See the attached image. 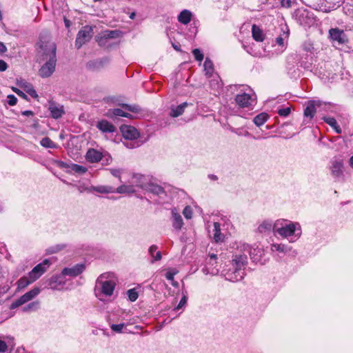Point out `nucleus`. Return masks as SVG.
Returning a JSON list of instances; mask_svg holds the SVG:
<instances>
[{
    "mask_svg": "<svg viewBox=\"0 0 353 353\" xmlns=\"http://www.w3.org/2000/svg\"><path fill=\"white\" fill-rule=\"evenodd\" d=\"M38 59L45 61L39 70V75L42 78L50 77L55 70L57 63L56 45L47 36H40L37 44Z\"/></svg>",
    "mask_w": 353,
    "mask_h": 353,
    "instance_id": "obj_1",
    "label": "nucleus"
},
{
    "mask_svg": "<svg viewBox=\"0 0 353 353\" xmlns=\"http://www.w3.org/2000/svg\"><path fill=\"white\" fill-rule=\"evenodd\" d=\"M247 263L246 254H236L231 261L232 268L225 273V279L232 282L241 281L245 276V268Z\"/></svg>",
    "mask_w": 353,
    "mask_h": 353,
    "instance_id": "obj_2",
    "label": "nucleus"
},
{
    "mask_svg": "<svg viewBox=\"0 0 353 353\" xmlns=\"http://www.w3.org/2000/svg\"><path fill=\"white\" fill-rule=\"evenodd\" d=\"M273 232L283 238H288L292 236L299 237L301 234L300 225L298 223H288L286 220L276 221L273 226Z\"/></svg>",
    "mask_w": 353,
    "mask_h": 353,
    "instance_id": "obj_3",
    "label": "nucleus"
},
{
    "mask_svg": "<svg viewBox=\"0 0 353 353\" xmlns=\"http://www.w3.org/2000/svg\"><path fill=\"white\" fill-rule=\"evenodd\" d=\"M114 279V274L111 272L101 274L97 280V288H100L103 294L108 296H111L116 285Z\"/></svg>",
    "mask_w": 353,
    "mask_h": 353,
    "instance_id": "obj_4",
    "label": "nucleus"
},
{
    "mask_svg": "<svg viewBox=\"0 0 353 353\" xmlns=\"http://www.w3.org/2000/svg\"><path fill=\"white\" fill-rule=\"evenodd\" d=\"M217 256L215 254H210L205 259L204 267L202 269L203 272L208 275H217L219 272V268L217 265Z\"/></svg>",
    "mask_w": 353,
    "mask_h": 353,
    "instance_id": "obj_5",
    "label": "nucleus"
},
{
    "mask_svg": "<svg viewBox=\"0 0 353 353\" xmlns=\"http://www.w3.org/2000/svg\"><path fill=\"white\" fill-rule=\"evenodd\" d=\"M93 35V29L91 26H85L78 32L75 41V46L79 49L83 44L90 41Z\"/></svg>",
    "mask_w": 353,
    "mask_h": 353,
    "instance_id": "obj_6",
    "label": "nucleus"
},
{
    "mask_svg": "<svg viewBox=\"0 0 353 353\" xmlns=\"http://www.w3.org/2000/svg\"><path fill=\"white\" fill-rule=\"evenodd\" d=\"M296 19L301 26L305 28H309L316 22L314 14L307 10H299L296 13Z\"/></svg>",
    "mask_w": 353,
    "mask_h": 353,
    "instance_id": "obj_7",
    "label": "nucleus"
},
{
    "mask_svg": "<svg viewBox=\"0 0 353 353\" xmlns=\"http://www.w3.org/2000/svg\"><path fill=\"white\" fill-rule=\"evenodd\" d=\"M39 292L40 289L38 288H34L32 289L29 292L22 295L21 297L13 301L10 306V309L14 310L19 307V306L28 303V301L35 298L39 294Z\"/></svg>",
    "mask_w": 353,
    "mask_h": 353,
    "instance_id": "obj_8",
    "label": "nucleus"
},
{
    "mask_svg": "<svg viewBox=\"0 0 353 353\" xmlns=\"http://www.w3.org/2000/svg\"><path fill=\"white\" fill-rule=\"evenodd\" d=\"M51 263L50 259H46L42 263L37 265L30 272L29 277L33 281L37 280L49 268Z\"/></svg>",
    "mask_w": 353,
    "mask_h": 353,
    "instance_id": "obj_9",
    "label": "nucleus"
},
{
    "mask_svg": "<svg viewBox=\"0 0 353 353\" xmlns=\"http://www.w3.org/2000/svg\"><path fill=\"white\" fill-rule=\"evenodd\" d=\"M330 37L332 41L339 45H343L348 41L347 37L343 30L338 28H331L329 30Z\"/></svg>",
    "mask_w": 353,
    "mask_h": 353,
    "instance_id": "obj_10",
    "label": "nucleus"
},
{
    "mask_svg": "<svg viewBox=\"0 0 353 353\" xmlns=\"http://www.w3.org/2000/svg\"><path fill=\"white\" fill-rule=\"evenodd\" d=\"M235 101L236 104L241 108L249 107L254 103V99L252 96L245 92L237 94Z\"/></svg>",
    "mask_w": 353,
    "mask_h": 353,
    "instance_id": "obj_11",
    "label": "nucleus"
},
{
    "mask_svg": "<svg viewBox=\"0 0 353 353\" xmlns=\"http://www.w3.org/2000/svg\"><path fill=\"white\" fill-rule=\"evenodd\" d=\"M85 268V266L83 263H78L72 268H65L61 273L63 276H69L75 277L81 274Z\"/></svg>",
    "mask_w": 353,
    "mask_h": 353,
    "instance_id": "obj_12",
    "label": "nucleus"
},
{
    "mask_svg": "<svg viewBox=\"0 0 353 353\" xmlns=\"http://www.w3.org/2000/svg\"><path fill=\"white\" fill-rule=\"evenodd\" d=\"M343 164L341 160H334L331 163L330 170L333 177L341 179L343 176Z\"/></svg>",
    "mask_w": 353,
    "mask_h": 353,
    "instance_id": "obj_13",
    "label": "nucleus"
},
{
    "mask_svg": "<svg viewBox=\"0 0 353 353\" xmlns=\"http://www.w3.org/2000/svg\"><path fill=\"white\" fill-rule=\"evenodd\" d=\"M121 131L122 132L123 137L125 139H128L130 141L136 139L139 136V133L137 131V130L132 126L122 125L121 127Z\"/></svg>",
    "mask_w": 353,
    "mask_h": 353,
    "instance_id": "obj_14",
    "label": "nucleus"
},
{
    "mask_svg": "<svg viewBox=\"0 0 353 353\" xmlns=\"http://www.w3.org/2000/svg\"><path fill=\"white\" fill-rule=\"evenodd\" d=\"M48 110L52 117L55 119L61 118L65 113L63 106L54 102H50Z\"/></svg>",
    "mask_w": 353,
    "mask_h": 353,
    "instance_id": "obj_15",
    "label": "nucleus"
},
{
    "mask_svg": "<svg viewBox=\"0 0 353 353\" xmlns=\"http://www.w3.org/2000/svg\"><path fill=\"white\" fill-rule=\"evenodd\" d=\"M105 155L100 151L90 148L88 150L85 158L90 163H97L100 161Z\"/></svg>",
    "mask_w": 353,
    "mask_h": 353,
    "instance_id": "obj_16",
    "label": "nucleus"
},
{
    "mask_svg": "<svg viewBox=\"0 0 353 353\" xmlns=\"http://www.w3.org/2000/svg\"><path fill=\"white\" fill-rule=\"evenodd\" d=\"M60 166L61 168H69L70 169V170L68 171L69 172H74L75 173L80 174H84L88 171L87 168H85L84 166H82V165H80L78 164H75V163H65L63 161L60 162Z\"/></svg>",
    "mask_w": 353,
    "mask_h": 353,
    "instance_id": "obj_17",
    "label": "nucleus"
},
{
    "mask_svg": "<svg viewBox=\"0 0 353 353\" xmlns=\"http://www.w3.org/2000/svg\"><path fill=\"white\" fill-rule=\"evenodd\" d=\"M63 276H64L62 274L59 275L52 276L49 280L48 285L50 288L53 290H57L59 289L60 287H62L65 284V280Z\"/></svg>",
    "mask_w": 353,
    "mask_h": 353,
    "instance_id": "obj_18",
    "label": "nucleus"
},
{
    "mask_svg": "<svg viewBox=\"0 0 353 353\" xmlns=\"http://www.w3.org/2000/svg\"><path fill=\"white\" fill-rule=\"evenodd\" d=\"M97 127L99 130L103 132H114L116 130V128L109 121L106 120H101L97 124Z\"/></svg>",
    "mask_w": 353,
    "mask_h": 353,
    "instance_id": "obj_19",
    "label": "nucleus"
},
{
    "mask_svg": "<svg viewBox=\"0 0 353 353\" xmlns=\"http://www.w3.org/2000/svg\"><path fill=\"white\" fill-rule=\"evenodd\" d=\"M90 192H97L100 194H109L115 192V189L110 185H91L89 189Z\"/></svg>",
    "mask_w": 353,
    "mask_h": 353,
    "instance_id": "obj_20",
    "label": "nucleus"
},
{
    "mask_svg": "<svg viewBox=\"0 0 353 353\" xmlns=\"http://www.w3.org/2000/svg\"><path fill=\"white\" fill-rule=\"evenodd\" d=\"M240 250L241 251H243V254H250L252 259L254 260H257L258 258L255 257L256 255H258L259 254V256L261 255V251L259 249H254L253 251H252V249L250 246V245L247 243H243L240 246Z\"/></svg>",
    "mask_w": 353,
    "mask_h": 353,
    "instance_id": "obj_21",
    "label": "nucleus"
},
{
    "mask_svg": "<svg viewBox=\"0 0 353 353\" xmlns=\"http://www.w3.org/2000/svg\"><path fill=\"white\" fill-rule=\"evenodd\" d=\"M316 113V108L314 101H310L307 103L306 108L304 110V117L305 119H308L310 121Z\"/></svg>",
    "mask_w": 353,
    "mask_h": 353,
    "instance_id": "obj_22",
    "label": "nucleus"
},
{
    "mask_svg": "<svg viewBox=\"0 0 353 353\" xmlns=\"http://www.w3.org/2000/svg\"><path fill=\"white\" fill-rule=\"evenodd\" d=\"M146 178L144 175L140 174H136L133 175L132 183L136 186L139 187L142 189H145L148 184H146Z\"/></svg>",
    "mask_w": 353,
    "mask_h": 353,
    "instance_id": "obj_23",
    "label": "nucleus"
},
{
    "mask_svg": "<svg viewBox=\"0 0 353 353\" xmlns=\"http://www.w3.org/2000/svg\"><path fill=\"white\" fill-rule=\"evenodd\" d=\"M188 105V103L187 102H184L176 107H172L170 112V117H177L181 115L183 113L185 108Z\"/></svg>",
    "mask_w": 353,
    "mask_h": 353,
    "instance_id": "obj_24",
    "label": "nucleus"
},
{
    "mask_svg": "<svg viewBox=\"0 0 353 353\" xmlns=\"http://www.w3.org/2000/svg\"><path fill=\"white\" fill-rule=\"evenodd\" d=\"M192 13L188 10H183L178 16V20L183 24H188L191 21Z\"/></svg>",
    "mask_w": 353,
    "mask_h": 353,
    "instance_id": "obj_25",
    "label": "nucleus"
},
{
    "mask_svg": "<svg viewBox=\"0 0 353 353\" xmlns=\"http://www.w3.org/2000/svg\"><path fill=\"white\" fill-rule=\"evenodd\" d=\"M252 34L255 41L261 42L264 40V34L262 30L256 25H253L252 27Z\"/></svg>",
    "mask_w": 353,
    "mask_h": 353,
    "instance_id": "obj_26",
    "label": "nucleus"
},
{
    "mask_svg": "<svg viewBox=\"0 0 353 353\" xmlns=\"http://www.w3.org/2000/svg\"><path fill=\"white\" fill-rule=\"evenodd\" d=\"M145 190L148 192H151L156 195H161V194L165 193L163 188H162L161 186H160L159 185L153 184V183L148 184L147 185Z\"/></svg>",
    "mask_w": 353,
    "mask_h": 353,
    "instance_id": "obj_27",
    "label": "nucleus"
},
{
    "mask_svg": "<svg viewBox=\"0 0 353 353\" xmlns=\"http://www.w3.org/2000/svg\"><path fill=\"white\" fill-rule=\"evenodd\" d=\"M203 67L205 75L208 77H211L214 72V64L208 57L205 59Z\"/></svg>",
    "mask_w": 353,
    "mask_h": 353,
    "instance_id": "obj_28",
    "label": "nucleus"
},
{
    "mask_svg": "<svg viewBox=\"0 0 353 353\" xmlns=\"http://www.w3.org/2000/svg\"><path fill=\"white\" fill-rule=\"evenodd\" d=\"M172 214L173 219V227L176 230H180L183 225L181 216L179 214L175 212L174 210H172Z\"/></svg>",
    "mask_w": 353,
    "mask_h": 353,
    "instance_id": "obj_29",
    "label": "nucleus"
},
{
    "mask_svg": "<svg viewBox=\"0 0 353 353\" xmlns=\"http://www.w3.org/2000/svg\"><path fill=\"white\" fill-rule=\"evenodd\" d=\"M34 281L28 276H23L17 281V291L24 289Z\"/></svg>",
    "mask_w": 353,
    "mask_h": 353,
    "instance_id": "obj_30",
    "label": "nucleus"
},
{
    "mask_svg": "<svg viewBox=\"0 0 353 353\" xmlns=\"http://www.w3.org/2000/svg\"><path fill=\"white\" fill-rule=\"evenodd\" d=\"M268 117H269L267 113L262 112V113L259 114L254 118L253 122L254 123V124L256 125L261 126L265 123V121L268 120Z\"/></svg>",
    "mask_w": 353,
    "mask_h": 353,
    "instance_id": "obj_31",
    "label": "nucleus"
},
{
    "mask_svg": "<svg viewBox=\"0 0 353 353\" xmlns=\"http://www.w3.org/2000/svg\"><path fill=\"white\" fill-rule=\"evenodd\" d=\"M149 254L152 257V262L155 261H159L161 259V252L160 251H157V246L155 245H151L149 248Z\"/></svg>",
    "mask_w": 353,
    "mask_h": 353,
    "instance_id": "obj_32",
    "label": "nucleus"
},
{
    "mask_svg": "<svg viewBox=\"0 0 353 353\" xmlns=\"http://www.w3.org/2000/svg\"><path fill=\"white\" fill-rule=\"evenodd\" d=\"M133 185H122L119 186L116 190L115 192L119 194L123 193H133L135 192Z\"/></svg>",
    "mask_w": 353,
    "mask_h": 353,
    "instance_id": "obj_33",
    "label": "nucleus"
},
{
    "mask_svg": "<svg viewBox=\"0 0 353 353\" xmlns=\"http://www.w3.org/2000/svg\"><path fill=\"white\" fill-rule=\"evenodd\" d=\"M21 87H23L26 92L29 94L32 98H37L38 97V94L36 92V90L34 89L32 85L27 82H23L21 84H20Z\"/></svg>",
    "mask_w": 353,
    "mask_h": 353,
    "instance_id": "obj_34",
    "label": "nucleus"
},
{
    "mask_svg": "<svg viewBox=\"0 0 353 353\" xmlns=\"http://www.w3.org/2000/svg\"><path fill=\"white\" fill-rule=\"evenodd\" d=\"M214 239L216 242L222 241L223 236L221 232L220 224L219 223H214Z\"/></svg>",
    "mask_w": 353,
    "mask_h": 353,
    "instance_id": "obj_35",
    "label": "nucleus"
},
{
    "mask_svg": "<svg viewBox=\"0 0 353 353\" xmlns=\"http://www.w3.org/2000/svg\"><path fill=\"white\" fill-rule=\"evenodd\" d=\"M274 225L271 221H264L261 224L259 225L258 228V230L259 232L263 233L267 231H270L272 229L273 230Z\"/></svg>",
    "mask_w": 353,
    "mask_h": 353,
    "instance_id": "obj_36",
    "label": "nucleus"
},
{
    "mask_svg": "<svg viewBox=\"0 0 353 353\" xmlns=\"http://www.w3.org/2000/svg\"><path fill=\"white\" fill-rule=\"evenodd\" d=\"M40 144L46 148H55L57 147L56 144L49 137H47L43 138L41 140Z\"/></svg>",
    "mask_w": 353,
    "mask_h": 353,
    "instance_id": "obj_37",
    "label": "nucleus"
},
{
    "mask_svg": "<svg viewBox=\"0 0 353 353\" xmlns=\"http://www.w3.org/2000/svg\"><path fill=\"white\" fill-rule=\"evenodd\" d=\"M39 307V303L38 301H33L26 305L22 308L23 312H28L37 310Z\"/></svg>",
    "mask_w": 353,
    "mask_h": 353,
    "instance_id": "obj_38",
    "label": "nucleus"
},
{
    "mask_svg": "<svg viewBox=\"0 0 353 353\" xmlns=\"http://www.w3.org/2000/svg\"><path fill=\"white\" fill-rule=\"evenodd\" d=\"M271 250L272 252L274 251H278L281 253H286L288 250V248L286 245L284 244H278V243H274L271 245Z\"/></svg>",
    "mask_w": 353,
    "mask_h": 353,
    "instance_id": "obj_39",
    "label": "nucleus"
},
{
    "mask_svg": "<svg viewBox=\"0 0 353 353\" xmlns=\"http://www.w3.org/2000/svg\"><path fill=\"white\" fill-rule=\"evenodd\" d=\"M112 115H114L115 117H127V118H130V119L132 118V114H130V113L125 112L123 110L119 109V108L113 109L112 110Z\"/></svg>",
    "mask_w": 353,
    "mask_h": 353,
    "instance_id": "obj_40",
    "label": "nucleus"
},
{
    "mask_svg": "<svg viewBox=\"0 0 353 353\" xmlns=\"http://www.w3.org/2000/svg\"><path fill=\"white\" fill-rule=\"evenodd\" d=\"M123 108L126 110L135 113H138L141 110V108L138 105L123 104Z\"/></svg>",
    "mask_w": 353,
    "mask_h": 353,
    "instance_id": "obj_41",
    "label": "nucleus"
},
{
    "mask_svg": "<svg viewBox=\"0 0 353 353\" xmlns=\"http://www.w3.org/2000/svg\"><path fill=\"white\" fill-rule=\"evenodd\" d=\"M126 325L125 323L120 324H111L110 328L112 331L117 333H122L124 332L123 329L125 327Z\"/></svg>",
    "mask_w": 353,
    "mask_h": 353,
    "instance_id": "obj_42",
    "label": "nucleus"
},
{
    "mask_svg": "<svg viewBox=\"0 0 353 353\" xmlns=\"http://www.w3.org/2000/svg\"><path fill=\"white\" fill-rule=\"evenodd\" d=\"M101 34L106 39L116 38L118 36V32L116 30H105Z\"/></svg>",
    "mask_w": 353,
    "mask_h": 353,
    "instance_id": "obj_43",
    "label": "nucleus"
},
{
    "mask_svg": "<svg viewBox=\"0 0 353 353\" xmlns=\"http://www.w3.org/2000/svg\"><path fill=\"white\" fill-rule=\"evenodd\" d=\"M127 294L128 296L129 300L131 301H135L139 296L138 292L134 288L128 290Z\"/></svg>",
    "mask_w": 353,
    "mask_h": 353,
    "instance_id": "obj_44",
    "label": "nucleus"
},
{
    "mask_svg": "<svg viewBox=\"0 0 353 353\" xmlns=\"http://www.w3.org/2000/svg\"><path fill=\"white\" fill-rule=\"evenodd\" d=\"M64 248H65L64 245H56L54 246H52V247L49 248L47 250V253L48 254L57 253V252L61 251V250H63Z\"/></svg>",
    "mask_w": 353,
    "mask_h": 353,
    "instance_id": "obj_45",
    "label": "nucleus"
},
{
    "mask_svg": "<svg viewBox=\"0 0 353 353\" xmlns=\"http://www.w3.org/2000/svg\"><path fill=\"white\" fill-rule=\"evenodd\" d=\"M192 54L194 57V59L198 61H202L203 58H204V55L203 54V52L198 48H196V49H194L192 50Z\"/></svg>",
    "mask_w": 353,
    "mask_h": 353,
    "instance_id": "obj_46",
    "label": "nucleus"
},
{
    "mask_svg": "<svg viewBox=\"0 0 353 353\" xmlns=\"http://www.w3.org/2000/svg\"><path fill=\"white\" fill-rule=\"evenodd\" d=\"M103 62L102 60L97 61H90L88 63V67L90 69L98 68L99 67H102Z\"/></svg>",
    "mask_w": 353,
    "mask_h": 353,
    "instance_id": "obj_47",
    "label": "nucleus"
},
{
    "mask_svg": "<svg viewBox=\"0 0 353 353\" xmlns=\"http://www.w3.org/2000/svg\"><path fill=\"white\" fill-rule=\"evenodd\" d=\"M290 112H291V109L290 107L281 108V109L278 110V111H277L278 114L280 116L284 117H288L290 114Z\"/></svg>",
    "mask_w": 353,
    "mask_h": 353,
    "instance_id": "obj_48",
    "label": "nucleus"
},
{
    "mask_svg": "<svg viewBox=\"0 0 353 353\" xmlns=\"http://www.w3.org/2000/svg\"><path fill=\"white\" fill-rule=\"evenodd\" d=\"M183 214L186 219H191L192 216V208L190 206H186L183 210Z\"/></svg>",
    "mask_w": 353,
    "mask_h": 353,
    "instance_id": "obj_49",
    "label": "nucleus"
},
{
    "mask_svg": "<svg viewBox=\"0 0 353 353\" xmlns=\"http://www.w3.org/2000/svg\"><path fill=\"white\" fill-rule=\"evenodd\" d=\"M186 303H187V296L185 295H183L182 296L181 299L180 300L178 305L174 307V310L176 311V310L181 309L183 307H184Z\"/></svg>",
    "mask_w": 353,
    "mask_h": 353,
    "instance_id": "obj_50",
    "label": "nucleus"
},
{
    "mask_svg": "<svg viewBox=\"0 0 353 353\" xmlns=\"http://www.w3.org/2000/svg\"><path fill=\"white\" fill-rule=\"evenodd\" d=\"M324 121L332 128L336 127L338 125L336 120L333 117L324 118Z\"/></svg>",
    "mask_w": 353,
    "mask_h": 353,
    "instance_id": "obj_51",
    "label": "nucleus"
},
{
    "mask_svg": "<svg viewBox=\"0 0 353 353\" xmlns=\"http://www.w3.org/2000/svg\"><path fill=\"white\" fill-rule=\"evenodd\" d=\"M7 98H8V101H7V102H8V103L10 105L13 106V105H16V104H17V97H16L14 95H13V94H9V95L7 97Z\"/></svg>",
    "mask_w": 353,
    "mask_h": 353,
    "instance_id": "obj_52",
    "label": "nucleus"
},
{
    "mask_svg": "<svg viewBox=\"0 0 353 353\" xmlns=\"http://www.w3.org/2000/svg\"><path fill=\"white\" fill-rule=\"evenodd\" d=\"M177 273H178L177 270H174V269L170 270L166 272L165 278L169 281L173 280L174 275L176 274Z\"/></svg>",
    "mask_w": 353,
    "mask_h": 353,
    "instance_id": "obj_53",
    "label": "nucleus"
},
{
    "mask_svg": "<svg viewBox=\"0 0 353 353\" xmlns=\"http://www.w3.org/2000/svg\"><path fill=\"white\" fill-rule=\"evenodd\" d=\"M12 89L18 96L22 97L24 99H28L27 95L23 92L20 90L19 89H18L17 88H14V87Z\"/></svg>",
    "mask_w": 353,
    "mask_h": 353,
    "instance_id": "obj_54",
    "label": "nucleus"
},
{
    "mask_svg": "<svg viewBox=\"0 0 353 353\" xmlns=\"http://www.w3.org/2000/svg\"><path fill=\"white\" fill-rule=\"evenodd\" d=\"M109 171L110 173L115 177L120 178L121 174V169H113L110 168L109 169Z\"/></svg>",
    "mask_w": 353,
    "mask_h": 353,
    "instance_id": "obj_55",
    "label": "nucleus"
},
{
    "mask_svg": "<svg viewBox=\"0 0 353 353\" xmlns=\"http://www.w3.org/2000/svg\"><path fill=\"white\" fill-rule=\"evenodd\" d=\"M8 350V345L6 343L0 339V353H5Z\"/></svg>",
    "mask_w": 353,
    "mask_h": 353,
    "instance_id": "obj_56",
    "label": "nucleus"
},
{
    "mask_svg": "<svg viewBox=\"0 0 353 353\" xmlns=\"http://www.w3.org/2000/svg\"><path fill=\"white\" fill-rule=\"evenodd\" d=\"M106 39L103 37V35L101 34V36L98 37L97 39V41L98 42L100 46H103L105 45Z\"/></svg>",
    "mask_w": 353,
    "mask_h": 353,
    "instance_id": "obj_57",
    "label": "nucleus"
},
{
    "mask_svg": "<svg viewBox=\"0 0 353 353\" xmlns=\"http://www.w3.org/2000/svg\"><path fill=\"white\" fill-rule=\"evenodd\" d=\"M8 68V64L6 61L0 59V72H3Z\"/></svg>",
    "mask_w": 353,
    "mask_h": 353,
    "instance_id": "obj_58",
    "label": "nucleus"
},
{
    "mask_svg": "<svg viewBox=\"0 0 353 353\" xmlns=\"http://www.w3.org/2000/svg\"><path fill=\"white\" fill-rule=\"evenodd\" d=\"M123 143L128 148H134L138 146V144L132 141H127Z\"/></svg>",
    "mask_w": 353,
    "mask_h": 353,
    "instance_id": "obj_59",
    "label": "nucleus"
},
{
    "mask_svg": "<svg viewBox=\"0 0 353 353\" xmlns=\"http://www.w3.org/2000/svg\"><path fill=\"white\" fill-rule=\"evenodd\" d=\"M291 3V0H281V5L283 8H290Z\"/></svg>",
    "mask_w": 353,
    "mask_h": 353,
    "instance_id": "obj_60",
    "label": "nucleus"
},
{
    "mask_svg": "<svg viewBox=\"0 0 353 353\" xmlns=\"http://www.w3.org/2000/svg\"><path fill=\"white\" fill-rule=\"evenodd\" d=\"M89 189H90V187H89V188H87V187H85V186H84V185H79V186H78V190H79V192H81V193H82V192H85V191H87V192H90L89 191Z\"/></svg>",
    "mask_w": 353,
    "mask_h": 353,
    "instance_id": "obj_61",
    "label": "nucleus"
},
{
    "mask_svg": "<svg viewBox=\"0 0 353 353\" xmlns=\"http://www.w3.org/2000/svg\"><path fill=\"white\" fill-rule=\"evenodd\" d=\"M276 43L279 46H284V39L281 37H279L276 39Z\"/></svg>",
    "mask_w": 353,
    "mask_h": 353,
    "instance_id": "obj_62",
    "label": "nucleus"
},
{
    "mask_svg": "<svg viewBox=\"0 0 353 353\" xmlns=\"http://www.w3.org/2000/svg\"><path fill=\"white\" fill-rule=\"evenodd\" d=\"M7 51V48L6 46L2 43L0 42V52L3 53Z\"/></svg>",
    "mask_w": 353,
    "mask_h": 353,
    "instance_id": "obj_63",
    "label": "nucleus"
},
{
    "mask_svg": "<svg viewBox=\"0 0 353 353\" xmlns=\"http://www.w3.org/2000/svg\"><path fill=\"white\" fill-rule=\"evenodd\" d=\"M22 114L24 116L29 117V116H32L34 114V113L31 110H25V111L22 112Z\"/></svg>",
    "mask_w": 353,
    "mask_h": 353,
    "instance_id": "obj_64",
    "label": "nucleus"
}]
</instances>
